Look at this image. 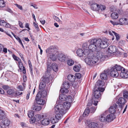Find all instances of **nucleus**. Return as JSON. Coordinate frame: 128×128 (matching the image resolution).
Returning a JSON list of instances; mask_svg holds the SVG:
<instances>
[{
	"label": "nucleus",
	"mask_w": 128,
	"mask_h": 128,
	"mask_svg": "<svg viewBox=\"0 0 128 128\" xmlns=\"http://www.w3.org/2000/svg\"><path fill=\"white\" fill-rule=\"evenodd\" d=\"M88 43H85L83 44L82 46V47L84 49V50L85 49H86V48H88V46L89 45L88 44Z\"/></svg>",
	"instance_id": "nucleus-48"
},
{
	"label": "nucleus",
	"mask_w": 128,
	"mask_h": 128,
	"mask_svg": "<svg viewBox=\"0 0 128 128\" xmlns=\"http://www.w3.org/2000/svg\"><path fill=\"white\" fill-rule=\"evenodd\" d=\"M104 82L102 80H98L96 82L95 85V88L98 89V88H105L106 86L104 85Z\"/></svg>",
	"instance_id": "nucleus-11"
},
{
	"label": "nucleus",
	"mask_w": 128,
	"mask_h": 128,
	"mask_svg": "<svg viewBox=\"0 0 128 128\" xmlns=\"http://www.w3.org/2000/svg\"><path fill=\"white\" fill-rule=\"evenodd\" d=\"M14 5L16 6L20 10H23L22 8V7L21 5L18 4H14Z\"/></svg>",
	"instance_id": "nucleus-55"
},
{
	"label": "nucleus",
	"mask_w": 128,
	"mask_h": 128,
	"mask_svg": "<svg viewBox=\"0 0 128 128\" xmlns=\"http://www.w3.org/2000/svg\"><path fill=\"white\" fill-rule=\"evenodd\" d=\"M90 53L89 52H88V49H85L83 50L82 49L79 48L76 51V54L78 56L86 57L84 59L85 62L86 64L90 66L94 65L95 64H97L99 60L101 62L103 61L108 57L107 56L100 52L97 53L96 56H94L90 58L89 56Z\"/></svg>",
	"instance_id": "nucleus-1"
},
{
	"label": "nucleus",
	"mask_w": 128,
	"mask_h": 128,
	"mask_svg": "<svg viewBox=\"0 0 128 128\" xmlns=\"http://www.w3.org/2000/svg\"><path fill=\"white\" fill-rule=\"evenodd\" d=\"M94 93V96L96 98L100 99V98L101 94L105 90L104 88H98V89L95 88Z\"/></svg>",
	"instance_id": "nucleus-7"
},
{
	"label": "nucleus",
	"mask_w": 128,
	"mask_h": 128,
	"mask_svg": "<svg viewBox=\"0 0 128 128\" xmlns=\"http://www.w3.org/2000/svg\"><path fill=\"white\" fill-rule=\"evenodd\" d=\"M109 40L108 39L106 38L102 40L100 38L96 39V43L98 47L104 48L107 47L110 43Z\"/></svg>",
	"instance_id": "nucleus-4"
},
{
	"label": "nucleus",
	"mask_w": 128,
	"mask_h": 128,
	"mask_svg": "<svg viewBox=\"0 0 128 128\" xmlns=\"http://www.w3.org/2000/svg\"><path fill=\"white\" fill-rule=\"evenodd\" d=\"M7 93L10 95L13 94L14 93V91L13 90L10 89L7 91Z\"/></svg>",
	"instance_id": "nucleus-44"
},
{
	"label": "nucleus",
	"mask_w": 128,
	"mask_h": 128,
	"mask_svg": "<svg viewBox=\"0 0 128 128\" xmlns=\"http://www.w3.org/2000/svg\"><path fill=\"white\" fill-rule=\"evenodd\" d=\"M114 35L116 37V40H118L120 38V37L119 36V34L116 32H114Z\"/></svg>",
	"instance_id": "nucleus-52"
},
{
	"label": "nucleus",
	"mask_w": 128,
	"mask_h": 128,
	"mask_svg": "<svg viewBox=\"0 0 128 128\" xmlns=\"http://www.w3.org/2000/svg\"><path fill=\"white\" fill-rule=\"evenodd\" d=\"M110 22L114 25H118V22H114L112 20H110Z\"/></svg>",
	"instance_id": "nucleus-58"
},
{
	"label": "nucleus",
	"mask_w": 128,
	"mask_h": 128,
	"mask_svg": "<svg viewBox=\"0 0 128 128\" xmlns=\"http://www.w3.org/2000/svg\"><path fill=\"white\" fill-rule=\"evenodd\" d=\"M75 76L72 74L69 75L67 77L68 80L70 82H73L75 80Z\"/></svg>",
	"instance_id": "nucleus-29"
},
{
	"label": "nucleus",
	"mask_w": 128,
	"mask_h": 128,
	"mask_svg": "<svg viewBox=\"0 0 128 128\" xmlns=\"http://www.w3.org/2000/svg\"><path fill=\"white\" fill-rule=\"evenodd\" d=\"M81 66L80 64L75 65L73 68V70L76 72H79L80 70Z\"/></svg>",
	"instance_id": "nucleus-32"
},
{
	"label": "nucleus",
	"mask_w": 128,
	"mask_h": 128,
	"mask_svg": "<svg viewBox=\"0 0 128 128\" xmlns=\"http://www.w3.org/2000/svg\"><path fill=\"white\" fill-rule=\"evenodd\" d=\"M109 70H104V72L101 73L100 75V78L102 80H105L108 78L107 74L109 72Z\"/></svg>",
	"instance_id": "nucleus-16"
},
{
	"label": "nucleus",
	"mask_w": 128,
	"mask_h": 128,
	"mask_svg": "<svg viewBox=\"0 0 128 128\" xmlns=\"http://www.w3.org/2000/svg\"><path fill=\"white\" fill-rule=\"evenodd\" d=\"M59 97V100L58 101V102L62 104L64 102L63 101L66 100L67 96L65 94H60Z\"/></svg>",
	"instance_id": "nucleus-17"
},
{
	"label": "nucleus",
	"mask_w": 128,
	"mask_h": 128,
	"mask_svg": "<svg viewBox=\"0 0 128 128\" xmlns=\"http://www.w3.org/2000/svg\"><path fill=\"white\" fill-rule=\"evenodd\" d=\"M4 115V112L0 109V120L2 119Z\"/></svg>",
	"instance_id": "nucleus-46"
},
{
	"label": "nucleus",
	"mask_w": 128,
	"mask_h": 128,
	"mask_svg": "<svg viewBox=\"0 0 128 128\" xmlns=\"http://www.w3.org/2000/svg\"><path fill=\"white\" fill-rule=\"evenodd\" d=\"M123 70L121 71V72L120 74V76L122 78H126L128 77V75L126 73V71L125 69L122 68Z\"/></svg>",
	"instance_id": "nucleus-19"
},
{
	"label": "nucleus",
	"mask_w": 128,
	"mask_h": 128,
	"mask_svg": "<svg viewBox=\"0 0 128 128\" xmlns=\"http://www.w3.org/2000/svg\"><path fill=\"white\" fill-rule=\"evenodd\" d=\"M67 64L69 66H72L74 64V61L73 60L71 59H70L67 60Z\"/></svg>",
	"instance_id": "nucleus-41"
},
{
	"label": "nucleus",
	"mask_w": 128,
	"mask_h": 128,
	"mask_svg": "<svg viewBox=\"0 0 128 128\" xmlns=\"http://www.w3.org/2000/svg\"><path fill=\"white\" fill-rule=\"evenodd\" d=\"M64 109L62 104L59 103V104L55 105L54 110L56 114V118L58 119L62 117V114L64 113Z\"/></svg>",
	"instance_id": "nucleus-3"
},
{
	"label": "nucleus",
	"mask_w": 128,
	"mask_h": 128,
	"mask_svg": "<svg viewBox=\"0 0 128 128\" xmlns=\"http://www.w3.org/2000/svg\"><path fill=\"white\" fill-rule=\"evenodd\" d=\"M41 92V97H46L48 94L47 92L45 90H43Z\"/></svg>",
	"instance_id": "nucleus-40"
},
{
	"label": "nucleus",
	"mask_w": 128,
	"mask_h": 128,
	"mask_svg": "<svg viewBox=\"0 0 128 128\" xmlns=\"http://www.w3.org/2000/svg\"><path fill=\"white\" fill-rule=\"evenodd\" d=\"M50 121L49 118H46L42 120L41 123L42 125L46 126L48 125L50 123Z\"/></svg>",
	"instance_id": "nucleus-25"
},
{
	"label": "nucleus",
	"mask_w": 128,
	"mask_h": 128,
	"mask_svg": "<svg viewBox=\"0 0 128 128\" xmlns=\"http://www.w3.org/2000/svg\"><path fill=\"white\" fill-rule=\"evenodd\" d=\"M53 46H50L49 48L46 50V53L50 54L52 53V55L50 56V58L53 61L56 60L57 59V56L58 55V52L57 50H55L52 49Z\"/></svg>",
	"instance_id": "nucleus-5"
},
{
	"label": "nucleus",
	"mask_w": 128,
	"mask_h": 128,
	"mask_svg": "<svg viewBox=\"0 0 128 128\" xmlns=\"http://www.w3.org/2000/svg\"><path fill=\"white\" fill-rule=\"evenodd\" d=\"M62 87L68 89L70 88V85L69 83L68 82H64L62 86Z\"/></svg>",
	"instance_id": "nucleus-36"
},
{
	"label": "nucleus",
	"mask_w": 128,
	"mask_h": 128,
	"mask_svg": "<svg viewBox=\"0 0 128 128\" xmlns=\"http://www.w3.org/2000/svg\"><path fill=\"white\" fill-rule=\"evenodd\" d=\"M36 100L37 103L38 104L42 105L45 103V101L41 98V92H39L36 95Z\"/></svg>",
	"instance_id": "nucleus-8"
},
{
	"label": "nucleus",
	"mask_w": 128,
	"mask_h": 128,
	"mask_svg": "<svg viewBox=\"0 0 128 128\" xmlns=\"http://www.w3.org/2000/svg\"><path fill=\"white\" fill-rule=\"evenodd\" d=\"M61 118H59L58 119L56 118V115L55 116V118H54V117L52 118H51V122L52 123H57L58 121V120L60 119Z\"/></svg>",
	"instance_id": "nucleus-38"
},
{
	"label": "nucleus",
	"mask_w": 128,
	"mask_h": 128,
	"mask_svg": "<svg viewBox=\"0 0 128 128\" xmlns=\"http://www.w3.org/2000/svg\"><path fill=\"white\" fill-rule=\"evenodd\" d=\"M96 42V38L90 40L88 41V42L89 44L88 50V52L90 53L89 55L90 58L94 56H92V52L96 51L97 48H98L97 46Z\"/></svg>",
	"instance_id": "nucleus-2"
},
{
	"label": "nucleus",
	"mask_w": 128,
	"mask_h": 128,
	"mask_svg": "<svg viewBox=\"0 0 128 128\" xmlns=\"http://www.w3.org/2000/svg\"><path fill=\"white\" fill-rule=\"evenodd\" d=\"M75 76L78 79H80L81 76V74L79 73H76L75 74Z\"/></svg>",
	"instance_id": "nucleus-56"
},
{
	"label": "nucleus",
	"mask_w": 128,
	"mask_h": 128,
	"mask_svg": "<svg viewBox=\"0 0 128 128\" xmlns=\"http://www.w3.org/2000/svg\"><path fill=\"white\" fill-rule=\"evenodd\" d=\"M117 107L116 104H114L113 106H111L109 109V112L110 114H114L116 112V108Z\"/></svg>",
	"instance_id": "nucleus-21"
},
{
	"label": "nucleus",
	"mask_w": 128,
	"mask_h": 128,
	"mask_svg": "<svg viewBox=\"0 0 128 128\" xmlns=\"http://www.w3.org/2000/svg\"><path fill=\"white\" fill-rule=\"evenodd\" d=\"M87 4H88L91 5V6L92 5V4H93V1L92 0H90V1H89L88 2Z\"/></svg>",
	"instance_id": "nucleus-64"
},
{
	"label": "nucleus",
	"mask_w": 128,
	"mask_h": 128,
	"mask_svg": "<svg viewBox=\"0 0 128 128\" xmlns=\"http://www.w3.org/2000/svg\"><path fill=\"white\" fill-rule=\"evenodd\" d=\"M5 5L6 4L4 1L3 0H0V7H4Z\"/></svg>",
	"instance_id": "nucleus-42"
},
{
	"label": "nucleus",
	"mask_w": 128,
	"mask_h": 128,
	"mask_svg": "<svg viewBox=\"0 0 128 128\" xmlns=\"http://www.w3.org/2000/svg\"><path fill=\"white\" fill-rule=\"evenodd\" d=\"M18 24L20 26L21 28H23L24 27V26H23V24L22 23V22L20 21H18Z\"/></svg>",
	"instance_id": "nucleus-61"
},
{
	"label": "nucleus",
	"mask_w": 128,
	"mask_h": 128,
	"mask_svg": "<svg viewBox=\"0 0 128 128\" xmlns=\"http://www.w3.org/2000/svg\"><path fill=\"white\" fill-rule=\"evenodd\" d=\"M58 58L60 61L62 62H64L67 60V56L65 54H58L57 56Z\"/></svg>",
	"instance_id": "nucleus-15"
},
{
	"label": "nucleus",
	"mask_w": 128,
	"mask_h": 128,
	"mask_svg": "<svg viewBox=\"0 0 128 128\" xmlns=\"http://www.w3.org/2000/svg\"><path fill=\"white\" fill-rule=\"evenodd\" d=\"M63 106L65 110L68 109L70 107V104L67 102H64L63 104Z\"/></svg>",
	"instance_id": "nucleus-28"
},
{
	"label": "nucleus",
	"mask_w": 128,
	"mask_h": 128,
	"mask_svg": "<svg viewBox=\"0 0 128 128\" xmlns=\"http://www.w3.org/2000/svg\"><path fill=\"white\" fill-rule=\"evenodd\" d=\"M118 25H126L128 24V19L124 18H120L118 22Z\"/></svg>",
	"instance_id": "nucleus-13"
},
{
	"label": "nucleus",
	"mask_w": 128,
	"mask_h": 128,
	"mask_svg": "<svg viewBox=\"0 0 128 128\" xmlns=\"http://www.w3.org/2000/svg\"><path fill=\"white\" fill-rule=\"evenodd\" d=\"M34 114L33 111H30L28 112V117L30 118H31L32 117L34 116Z\"/></svg>",
	"instance_id": "nucleus-47"
},
{
	"label": "nucleus",
	"mask_w": 128,
	"mask_h": 128,
	"mask_svg": "<svg viewBox=\"0 0 128 128\" xmlns=\"http://www.w3.org/2000/svg\"><path fill=\"white\" fill-rule=\"evenodd\" d=\"M106 9V7L105 6L102 5H99V10H98L100 11V10H104Z\"/></svg>",
	"instance_id": "nucleus-45"
},
{
	"label": "nucleus",
	"mask_w": 128,
	"mask_h": 128,
	"mask_svg": "<svg viewBox=\"0 0 128 128\" xmlns=\"http://www.w3.org/2000/svg\"><path fill=\"white\" fill-rule=\"evenodd\" d=\"M86 125L90 128H100L98 124L96 122H91L88 120H87L85 122Z\"/></svg>",
	"instance_id": "nucleus-9"
},
{
	"label": "nucleus",
	"mask_w": 128,
	"mask_h": 128,
	"mask_svg": "<svg viewBox=\"0 0 128 128\" xmlns=\"http://www.w3.org/2000/svg\"><path fill=\"white\" fill-rule=\"evenodd\" d=\"M2 88L5 90H7L9 88V87L8 86L4 85L2 86Z\"/></svg>",
	"instance_id": "nucleus-62"
},
{
	"label": "nucleus",
	"mask_w": 128,
	"mask_h": 128,
	"mask_svg": "<svg viewBox=\"0 0 128 128\" xmlns=\"http://www.w3.org/2000/svg\"><path fill=\"white\" fill-rule=\"evenodd\" d=\"M119 44L121 46H124L125 44V42L123 40H121L119 42Z\"/></svg>",
	"instance_id": "nucleus-49"
},
{
	"label": "nucleus",
	"mask_w": 128,
	"mask_h": 128,
	"mask_svg": "<svg viewBox=\"0 0 128 128\" xmlns=\"http://www.w3.org/2000/svg\"><path fill=\"white\" fill-rule=\"evenodd\" d=\"M97 106H92L90 108H89V110H90V112L91 113H94L95 111Z\"/></svg>",
	"instance_id": "nucleus-39"
},
{
	"label": "nucleus",
	"mask_w": 128,
	"mask_h": 128,
	"mask_svg": "<svg viewBox=\"0 0 128 128\" xmlns=\"http://www.w3.org/2000/svg\"><path fill=\"white\" fill-rule=\"evenodd\" d=\"M98 102V101L95 100L94 99L92 98V100L89 101L88 104V106H90L92 105H93L95 106H96L97 105Z\"/></svg>",
	"instance_id": "nucleus-22"
},
{
	"label": "nucleus",
	"mask_w": 128,
	"mask_h": 128,
	"mask_svg": "<svg viewBox=\"0 0 128 128\" xmlns=\"http://www.w3.org/2000/svg\"><path fill=\"white\" fill-rule=\"evenodd\" d=\"M12 57L15 60L18 61V62L21 61L20 59L19 58L14 54L12 55Z\"/></svg>",
	"instance_id": "nucleus-50"
},
{
	"label": "nucleus",
	"mask_w": 128,
	"mask_h": 128,
	"mask_svg": "<svg viewBox=\"0 0 128 128\" xmlns=\"http://www.w3.org/2000/svg\"><path fill=\"white\" fill-rule=\"evenodd\" d=\"M48 64L47 66V72H46V74L47 75L45 77H43L42 78V81L46 83H48L52 82V80L53 79V78L50 74V72L51 70V66L49 64Z\"/></svg>",
	"instance_id": "nucleus-6"
},
{
	"label": "nucleus",
	"mask_w": 128,
	"mask_h": 128,
	"mask_svg": "<svg viewBox=\"0 0 128 128\" xmlns=\"http://www.w3.org/2000/svg\"><path fill=\"white\" fill-rule=\"evenodd\" d=\"M90 112V110L89 108H86L83 114V116L84 117H85L88 116Z\"/></svg>",
	"instance_id": "nucleus-34"
},
{
	"label": "nucleus",
	"mask_w": 128,
	"mask_h": 128,
	"mask_svg": "<svg viewBox=\"0 0 128 128\" xmlns=\"http://www.w3.org/2000/svg\"><path fill=\"white\" fill-rule=\"evenodd\" d=\"M108 113V111H106L103 114H101L99 120L100 121L103 122H107L106 115Z\"/></svg>",
	"instance_id": "nucleus-12"
},
{
	"label": "nucleus",
	"mask_w": 128,
	"mask_h": 128,
	"mask_svg": "<svg viewBox=\"0 0 128 128\" xmlns=\"http://www.w3.org/2000/svg\"><path fill=\"white\" fill-rule=\"evenodd\" d=\"M126 99L123 97L119 98L118 100L116 102V104L117 106H118L121 108L126 102Z\"/></svg>",
	"instance_id": "nucleus-10"
},
{
	"label": "nucleus",
	"mask_w": 128,
	"mask_h": 128,
	"mask_svg": "<svg viewBox=\"0 0 128 128\" xmlns=\"http://www.w3.org/2000/svg\"><path fill=\"white\" fill-rule=\"evenodd\" d=\"M20 124L22 128H27L28 127V125L24 122L21 123Z\"/></svg>",
	"instance_id": "nucleus-57"
},
{
	"label": "nucleus",
	"mask_w": 128,
	"mask_h": 128,
	"mask_svg": "<svg viewBox=\"0 0 128 128\" xmlns=\"http://www.w3.org/2000/svg\"><path fill=\"white\" fill-rule=\"evenodd\" d=\"M108 52L110 53H116L117 50L116 47L114 46H110L108 48Z\"/></svg>",
	"instance_id": "nucleus-20"
},
{
	"label": "nucleus",
	"mask_w": 128,
	"mask_h": 128,
	"mask_svg": "<svg viewBox=\"0 0 128 128\" xmlns=\"http://www.w3.org/2000/svg\"><path fill=\"white\" fill-rule=\"evenodd\" d=\"M114 32H115L112 30H109L108 31V33L111 36H113V33L114 34Z\"/></svg>",
	"instance_id": "nucleus-63"
},
{
	"label": "nucleus",
	"mask_w": 128,
	"mask_h": 128,
	"mask_svg": "<svg viewBox=\"0 0 128 128\" xmlns=\"http://www.w3.org/2000/svg\"><path fill=\"white\" fill-rule=\"evenodd\" d=\"M2 123L4 125L8 126L10 124V121L8 118H6L2 120Z\"/></svg>",
	"instance_id": "nucleus-26"
},
{
	"label": "nucleus",
	"mask_w": 128,
	"mask_h": 128,
	"mask_svg": "<svg viewBox=\"0 0 128 128\" xmlns=\"http://www.w3.org/2000/svg\"><path fill=\"white\" fill-rule=\"evenodd\" d=\"M128 96V92L127 91H124L123 94V96L125 98H127Z\"/></svg>",
	"instance_id": "nucleus-51"
},
{
	"label": "nucleus",
	"mask_w": 128,
	"mask_h": 128,
	"mask_svg": "<svg viewBox=\"0 0 128 128\" xmlns=\"http://www.w3.org/2000/svg\"><path fill=\"white\" fill-rule=\"evenodd\" d=\"M6 23V22L4 20H0V24L2 26H4Z\"/></svg>",
	"instance_id": "nucleus-54"
},
{
	"label": "nucleus",
	"mask_w": 128,
	"mask_h": 128,
	"mask_svg": "<svg viewBox=\"0 0 128 128\" xmlns=\"http://www.w3.org/2000/svg\"><path fill=\"white\" fill-rule=\"evenodd\" d=\"M34 26L35 28L38 31L39 30V28L38 27V26L37 24H36V23L34 22Z\"/></svg>",
	"instance_id": "nucleus-60"
},
{
	"label": "nucleus",
	"mask_w": 128,
	"mask_h": 128,
	"mask_svg": "<svg viewBox=\"0 0 128 128\" xmlns=\"http://www.w3.org/2000/svg\"><path fill=\"white\" fill-rule=\"evenodd\" d=\"M18 66L20 70L21 71H23V72L24 74L26 73V69L24 66H23L22 62L20 61L18 62Z\"/></svg>",
	"instance_id": "nucleus-24"
},
{
	"label": "nucleus",
	"mask_w": 128,
	"mask_h": 128,
	"mask_svg": "<svg viewBox=\"0 0 128 128\" xmlns=\"http://www.w3.org/2000/svg\"><path fill=\"white\" fill-rule=\"evenodd\" d=\"M60 92L61 93L66 94L68 92V89L63 87L61 88Z\"/></svg>",
	"instance_id": "nucleus-37"
},
{
	"label": "nucleus",
	"mask_w": 128,
	"mask_h": 128,
	"mask_svg": "<svg viewBox=\"0 0 128 128\" xmlns=\"http://www.w3.org/2000/svg\"><path fill=\"white\" fill-rule=\"evenodd\" d=\"M42 108L40 106H36L34 107L33 110L36 111H39Z\"/></svg>",
	"instance_id": "nucleus-43"
},
{
	"label": "nucleus",
	"mask_w": 128,
	"mask_h": 128,
	"mask_svg": "<svg viewBox=\"0 0 128 128\" xmlns=\"http://www.w3.org/2000/svg\"><path fill=\"white\" fill-rule=\"evenodd\" d=\"M113 68H114L118 72V71H120L122 70V67L120 66L119 65H118L116 64L114 66L112 67Z\"/></svg>",
	"instance_id": "nucleus-30"
},
{
	"label": "nucleus",
	"mask_w": 128,
	"mask_h": 128,
	"mask_svg": "<svg viewBox=\"0 0 128 128\" xmlns=\"http://www.w3.org/2000/svg\"><path fill=\"white\" fill-rule=\"evenodd\" d=\"M46 84L44 82H41L40 84L39 88L40 90H43L46 86Z\"/></svg>",
	"instance_id": "nucleus-31"
},
{
	"label": "nucleus",
	"mask_w": 128,
	"mask_h": 128,
	"mask_svg": "<svg viewBox=\"0 0 128 128\" xmlns=\"http://www.w3.org/2000/svg\"><path fill=\"white\" fill-rule=\"evenodd\" d=\"M107 119V122H109L113 120L115 118V117L114 114H108L106 115Z\"/></svg>",
	"instance_id": "nucleus-18"
},
{
	"label": "nucleus",
	"mask_w": 128,
	"mask_h": 128,
	"mask_svg": "<svg viewBox=\"0 0 128 128\" xmlns=\"http://www.w3.org/2000/svg\"><path fill=\"white\" fill-rule=\"evenodd\" d=\"M74 99L72 97L70 96H67L66 99V102L71 104L73 102Z\"/></svg>",
	"instance_id": "nucleus-35"
},
{
	"label": "nucleus",
	"mask_w": 128,
	"mask_h": 128,
	"mask_svg": "<svg viewBox=\"0 0 128 128\" xmlns=\"http://www.w3.org/2000/svg\"><path fill=\"white\" fill-rule=\"evenodd\" d=\"M17 88L20 91H22L24 90V88L22 87V86L21 85L18 86Z\"/></svg>",
	"instance_id": "nucleus-53"
},
{
	"label": "nucleus",
	"mask_w": 128,
	"mask_h": 128,
	"mask_svg": "<svg viewBox=\"0 0 128 128\" xmlns=\"http://www.w3.org/2000/svg\"><path fill=\"white\" fill-rule=\"evenodd\" d=\"M111 16L112 18L116 19L118 18V15L117 13L114 12L111 14Z\"/></svg>",
	"instance_id": "nucleus-33"
},
{
	"label": "nucleus",
	"mask_w": 128,
	"mask_h": 128,
	"mask_svg": "<svg viewBox=\"0 0 128 128\" xmlns=\"http://www.w3.org/2000/svg\"><path fill=\"white\" fill-rule=\"evenodd\" d=\"M91 8L93 11H98L99 10V5L96 3L92 4L91 6Z\"/></svg>",
	"instance_id": "nucleus-23"
},
{
	"label": "nucleus",
	"mask_w": 128,
	"mask_h": 128,
	"mask_svg": "<svg viewBox=\"0 0 128 128\" xmlns=\"http://www.w3.org/2000/svg\"><path fill=\"white\" fill-rule=\"evenodd\" d=\"M49 64L51 66V65L49 64V63L48 62L47 63V66H48V64ZM51 68H52V70L54 72H56L58 70V66L55 63H53L52 64V67L51 68Z\"/></svg>",
	"instance_id": "nucleus-27"
},
{
	"label": "nucleus",
	"mask_w": 128,
	"mask_h": 128,
	"mask_svg": "<svg viewBox=\"0 0 128 128\" xmlns=\"http://www.w3.org/2000/svg\"><path fill=\"white\" fill-rule=\"evenodd\" d=\"M11 26V25L9 24L6 22V23L5 24V25L4 26H5L6 28H10V27Z\"/></svg>",
	"instance_id": "nucleus-59"
},
{
	"label": "nucleus",
	"mask_w": 128,
	"mask_h": 128,
	"mask_svg": "<svg viewBox=\"0 0 128 128\" xmlns=\"http://www.w3.org/2000/svg\"><path fill=\"white\" fill-rule=\"evenodd\" d=\"M110 74L112 77L116 78L118 76L119 73L116 70L112 67L110 70Z\"/></svg>",
	"instance_id": "nucleus-14"
}]
</instances>
